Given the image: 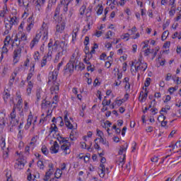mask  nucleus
<instances>
[{"instance_id": "nucleus-54", "label": "nucleus", "mask_w": 181, "mask_h": 181, "mask_svg": "<svg viewBox=\"0 0 181 181\" xmlns=\"http://www.w3.org/2000/svg\"><path fill=\"white\" fill-rule=\"evenodd\" d=\"M160 118H163V121H165V119H166V116L163 115V114L161 113V115H159L158 119H157L158 122H160Z\"/></svg>"}, {"instance_id": "nucleus-7", "label": "nucleus", "mask_w": 181, "mask_h": 181, "mask_svg": "<svg viewBox=\"0 0 181 181\" xmlns=\"http://www.w3.org/2000/svg\"><path fill=\"white\" fill-rule=\"evenodd\" d=\"M64 70L65 73H67V71H69L71 74H73L74 71V66L71 64V62H69L66 64V66H64Z\"/></svg>"}, {"instance_id": "nucleus-38", "label": "nucleus", "mask_w": 181, "mask_h": 181, "mask_svg": "<svg viewBox=\"0 0 181 181\" xmlns=\"http://www.w3.org/2000/svg\"><path fill=\"white\" fill-rule=\"evenodd\" d=\"M1 144H0V146L2 150H4V148H5L6 143L5 142V138L1 137Z\"/></svg>"}, {"instance_id": "nucleus-42", "label": "nucleus", "mask_w": 181, "mask_h": 181, "mask_svg": "<svg viewBox=\"0 0 181 181\" xmlns=\"http://www.w3.org/2000/svg\"><path fill=\"white\" fill-rule=\"evenodd\" d=\"M33 118V116L29 115L28 118L27 119V125H29L30 127L32 125V119Z\"/></svg>"}, {"instance_id": "nucleus-59", "label": "nucleus", "mask_w": 181, "mask_h": 181, "mask_svg": "<svg viewBox=\"0 0 181 181\" xmlns=\"http://www.w3.org/2000/svg\"><path fill=\"white\" fill-rule=\"evenodd\" d=\"M23 103V100L22 99H18L17 104L16 105L18 108H20V107L22 105V103Z\"/></svg>"}, {"instance_id": "nucleus-48", "label": "nucleus", "mask_w": 181, "mask_h": 181, "mask_svg": "<svg viewBox=\"0 0 181 181\" xmlns=\"http://www.w3.org/2000/svg\"><path fill=\"white\" fill-rule=\"evenodd\" d=\"M89 43H90V37L88 36L85 37L83 45H85V46H88Z\"/></svg>"}, {"instance_id": "nucleus-62", "label": "nucleus", "mask_w": 181, "mask_h": 181, "mask_svg": "<svg viewBox=\"0 0 181 181\" xmlns=\"http://www.w3.org/2000/svg\"><path fill=\"white\" fill-rule=\"evenodd\" d=\"M101 83L98 82V78H95L93 83L94 87H97V86H100Z\"/></svg>"}, {"instance_id": "nucleus-30", "label": "nucleus", "mask_w": 181, "mask_h": 181, "mask_svg": "<svg viewBox=\"0 0 181 181\" xmlns=\"http://www.w3.org/2000/svg\"><path fill=\"white\" fill-rule=\"evenodd\" d=\"M6 13H8V8L6 6H4L3 8V11H1L0 12V16L1 18H4V16H5V15H6Z\"/></svg>"}, {"instance_id": "nucleus-39", "label": "nucleus", "mask_w": 181, "mask_h": 181, "mask_svg": "<svg viewBox=\"0 0 181 181\" xmlns=\"http://www.w3.org/2000/svg\"><path fill=\"white\" fill-rule=\"evenodd\" d=\"M47 63V57L44 56L42 58V61L41 62V67H45Z\"/></svg>"}, {"instance_id": "nucleus-47", "label": "nucleus", "mask_w": 181, "mask_h": 181, "mask_svg": "<svg viewBox=\"0 0 181 181\" xmlns=\"http://www.w3.org/2000/svg\"><path fill=\"white\" fill-rule=\"evenodd\" d=\"M100 138V142H101L103 145H107V139L103 138V136L101 134H99Z\"/></svg>"}, {"instance_id": "nucleus-26", "label": "nucleus", "mask_w": 181, "mask_h": 181, "mask_svg": "<svg viewBox=\"0 0 181 181\" xmlns=\"http://www.w3.org/2000/svg\"><path fill=\"white\" fill-rule=\"evenodd\" d=\"M125 146L126 147L122 146L120 147V149H119V153H118L119 155H122V153H124V152L127 151V149L128 148V144H125Z\"/></svg>"}, {"instance_id": "nucleus-51", "label": "nucleus", "mask_w": 181, "mask_h": 181, "mask_svg": "<svg viewBox=\"0 0 181 181\" xmlns=\"http://www.w3.org/2000/svg\"><path fill=\"white\" fill-rule=\"evenodd\" d=\"M150 111H151L153 115H156V114H158V112H156L158 111V108L155 107V105L153 106V108L151 109Z\"/></svg>"}, {"instance_id": "nucleus-20", "label": "nucleus", "mask_w": 181, "mask_h": 181, "mask_svg": "<svg viewBox=\"0 0 181 181\" xmlns=\"http://www.w3.org/2000/svg\"><path fill=\"white\" fill-rule=\"evenodd\" d=\"M5 26L6 30L4 31V35H8L9 33V30L12 29V26H13V23H6Z\"/></svg>"}, {"instance_id": "nucleus-36", "label": "nucleus", "mask_w": 181, "mask_h": 181, "mask_svg": "<svg viewBox=\"0 0 181 181\" xmlns=\"http://www.w3.org/2000/svg\"><path fill=\"white\" fill-rule=\"evenodd\" d=\"M60 56H63V52H58L56 56H55V59L54 60V63H57V62H59V59H60Z\"/></svg>"}, {"instance_id": "nucleus-31", "label": "nucleus", "mask_w": 181, "mask_h": 181, "mask_svg": "<svg viewBox=\"0 0 181 181\" xmlns=\"http://www.w3.org/2000/svg\"><path fill=\"white\" fill-rule=\"evenodd\" d=\"M169 35V31L165 30L163 33L162 36H161V40L163 41L166 40V37Z\"/></svg>"}, {"instance_id": "nucleus-5", "label": "nucleus", "mask_w": 181, "mask_h": 181, "mask_svg": "<svg viewBox=\"0 0 181 181\" xmlns=\"http://www.w3.org/2000/svg\"><path fill=\"white\" fill-rule=\"evenodd\" d=\"M49 29V25H47V23H43L40 30L43 32V37H42V40H47V36H49V32L47 31Z\"/></svg>"}, {"instance_id": "nucleus-50", "label": "nucleus", "mask_w": 181, "mask_h": 181, "mask_svg": "<svg viewBox=\"0 0 181 181\" xmlns=\"http://www.w3.org/2000/svg\"><path fill=\"white\" fill-rule=\"evenodd\" d=\"M59 87H60V85L57 83V85H54V86H52L51 88V90H52L53 91H59Z\"/></svg>"}, {"instance_id": "nucleus-9", "label": "nucleus", "mask_w": 181, "mask_h": 181, "mask_svg": "<svg viewBox=\"0 0 181 181\" xmlns=\"http://www.w3.org/2000/svg\"><path fill=\"white\" fill-rule=\"evenodd\" d=\"M110 104H111V100L107 101V96H105L102 102V105H103V108L101 109L102 112H105V111L108 110V107H105V105H110Z\"/></svg>"}, {"instance_id": "nucleus-46", "label": "nucleus", "mask_w": 181, "mask_h": 181, "mask_svg": "<svg viewBox=\"0 0 181 181\" xmlns=\"http://www.w3.org/2000/svg\"><path fill=\"white\" fill-rule=\"evenodd\" d=\"M90 153H87L86 156H83V160L85 163H87L88 160H90Z\"/></svg>"}, {"instance_id": "nucleus-57", "label": "nucleus", "mask_w": 181, "mask_h": 181, "mask_svg": "<svg viewBox=\"0 0 181 181\" xmlns=\"http://www.w3.org/2000/svg\"><path fill=\"white\" fill-rule=\"evenodd\" d=\"M39 57H40V54L39 53V52H36L34 54L35 60H39Z\"/></svg>"}, {"instance_id": "nucleus-11", "label": "nucleus", "mask_w": 181, "mask_h": 181, "mask_svg": "<svg viewBox=\"0 0 181 181\" xmlns=\"http://www.w3.org/2000/svg\"><path fill=\"white\" fill-rule=\"evenodd\" d=\"M61 149L64 151L65 156L70 155V152H71L70 150V146H67V144H63L61 146Z\"/></svg>"}, {"instance_id": "nucleus-49", "label": "nucleus", "mask_w": 181, "mask_h": 181, "mask_svg": "<svg viewBox=\"0 0 181 181\" xmlns=\"http://www.w3.org/2000/svg\"><path fill=\"white\" fill-rule=\"evenodd\" d=\"M37 165L40 169H45L44 165H43V161L42 160H38L37 163Z\"/></svg>"}, {"instance_id": "nucleus-56", "label": "nucleus", "mask_w": 181, "mask_h": 181, "mask_svg": "<svg viewBox=\"0 0 181 181\" xmlns=\"http://www.w3.org/2000/svg\"><path fill=\"white\" fill-rule=\"evenodd\" d=\"M76 39H77V33L73 32L72 42L74 43V40H76Z\"/></svg>"}, {"instance_id": "nucleus-10", "label": "nucleus", "mask_w": 181, "mask_h": 181, "mask_svg": "<svg viewBox=\"0 0 181 181\" xmlns=\"http://www.w3.org/2000/svg\"><path fill=\"white\" fill-rule=\"evenodd\" d=\"M59 143H57V141H54L53 146L49 148L51 153H57L59 152Z\"/></svg>"}, {"instance_id": "nucleus-25", "label": "nucleus", "mask_w": 181, "mask_h": 181, "mask_svg": "<svg viewBox=\"0 0 181 181\" xmlns=\"http://www.w3.org/2000/svg\"><path fill=\"white\" fill-rule=\"evenodd\" d=\"M16 105L13 106L12 112L10 114V117L11 119H15L16 118Z\"/></svg>"}, {"instance_id": "nucleus-45", "label": "nucleus", "mask_w": 181, "mask_h": 181, "mask_svg": "<svg viewBox=\"0 0 181 181\" xmlns=\"http://www.w3.org/2000/svg\"><path fill=\"white\" fill-rule=\"evenodd\" d=\"M52 80L54 82H56V76L53 75V74H51V76H49V81L48 83H50V81H52Z\"/></svg>"}, {"instance_id": "nucleus-16", "label": "nucleus", "mask_w": 181, "mask_h": 181, "mask_svg": "<svg viewBox=\"0 0 181 181\" xmlns=\"http://www.w3.org/2000/svg\"><path fill=\"white\" fill-rule=\"evenodd\" d=\"M12 40L11 38V35H7L6 37V38L4 39V46H6V47H8L10 43H11V47H12Z\"/></svg>"}, {"instance_id": "nucleus-33", "label": "nucleus", "mask_w": 181, "mask_h": 181, "mask_svg": "<svg viewBox=\"0 0 181 181\" xmlns=\"http://www.w3.org/2000/svg\"><path fill=\"white\" fill-rule=\"evenodd\" d=\"M103 11H104V8H103L102 5H98L97 7V14L98 15H101V13H103Z\"/></svg>"}, {"instance_id": "nucleus-3", "label": "nucleus", "mask_w": 181, "mask_h": 181, "mask_svg": "<svg viewBox=\"0 0 181 181\" xmlns=\"http://www.w3.org/2000/svg\"><path fill=\"white\" fill-rule=\"evenodd\" d=\"M26 163V160L23 158H20L15 163L14 168L15 169H19L21 170L23 168H25V164Z\"/></svg>"}, {"instance_id": "nucleus-24", "label": "nucleus", "mask_w": 181, "mask_h": 181, "mask_svg": "<svg viewBox=\"0 0 181 181\" xmlns=\"http://www.w3.org/2000/svg\"><path fill=\"white\" fill-rule=\"evenodd\" d=\"M36 101H35V104L36 105H39V101H40V98H41V95H40V90H36Z\"/></svg>"}, {"instance_id": "nucleus-58", "label": "nucleus", "mask_w": 181, "mask_h": 181, "mask_svg": "<svg viewBox=\"0 0 181 181\" xmlns=\"http://www.w3.org/2000/svg\"><path fill=\"white\" fill-rule=\"evenodd\" d=\"M11 21L12 23H18V22H19V20L16 17H12Z\"/></svg>"}, {"instance_id": "nucleus-13", "label": "nucleus", "mask_w": 181, "mask_h": 181, "mask_svg": "<svg viewBox=\"0 0 181 181\" xmlns=\"http://www.w3.org/2000/svg\"><path fill=\"white\" fill-rule=\"evenodd\" d=\"M66 25L63 23H58L56 26V30L58 33H62L64 30Z\"/></svg>"}, {"instance_id": "nucleus-63", "label": "nucleus", "mask_w": 181, "mask_h": 181, "mask_svg": "<svg viewBox=\"0 0 181 181\" xmlns=\"http://www.w3.org/2000/svg\"><path fill=\"white\" fill-rule=\"evenodd\" d=\"M170 47V41L166 42L163 45L164 49H167V47Z\"/></svg>"}, {"instance_id": "nucleus-6", "label": "nucleus", "mask_w": 181, "mask_h": 181, "mask_svg": "<svg viewBox=\"0 0 181 181\" xmlns=\"http://www.w3.org/2000/svg\"><path fill=\"white\" fill-rule=\"evenodd\" d=\"M54 19L57 23H60L62 22V18L60 16V7H57L55 10V13L54 15Z\"/></svg>"}, {"instance_id": "nucleus-15", "label": "nucleus", "mask_w": 181, "mask_h": 181, "mask_svg": "<svg viewBox=\"0 0 181 181\" xmlns=\"http://www.w3.org/2000/svg\"><path fill=\"white\" fill-rule=\"evenodd\" d=\"M69 62H71V64L74 65V67L75 68V69H77V66H78V59L74 58V55H72V57H71V59L69 60Z\"/></svg>"}, {"instance_id": "nucleus-8", "label": "nucleus", "mask_w": 181, "mask_h": 181, "mask_svg": "<svg viewBox=\"0 0 181 181\" xmlns=\"http://www.w3.org/2000/svg\"><path fill=\"white\" fill-rule=\"evenodd\" d=\"M40 33H42V31H40V33H37L35 35V37H34L33 40H32L30 43L31 49H33V47H35V45L39 42V40L40 39V37H42V35Z\"/></svg>"}, {"instance_id": "nucleus-29", "label": "nucleus", "mask_w": 181, "mask_h": 181, "mask_svg": "<svg viewBox=\"0 0 181 181\" xmlns=\"http://www.w3.org/2000/svg\"><path fill=\"white\" fill-rule=\"evenodd\" d=\"M50 104H51L50 101H47L46 100V99H44L41 104V108H44V106L47 107V105H50Z\"/></svg>"}, {"instance_id": "nucleus-19", "label": "nucleus", "mask_w": 181, "mask_h": 181, "mask_svg": "<svg viewBox=\"0 0 181 181\" xmlns=\"http://www.w3.org/2000/svg\"><path fill=\"white\" fill-rule=\"evenodd\" d=\"M62 175H63V171H62L59 168H57L54 173V178L60 179V177H62Z\"/></svg>"}, {"instance_id": "nucleus-21", "label": "nucleus", "mask_w": 181, "mask_h": 181, "mask_svg": "<svg viewBox=\"0 0 181 181\" xmlns=\"http://www.w3.org/2000/svg\"><path fill=\"white\" fill-rule=\"evenodd\" d=\"M58 129L59 128H57L56 124L53 123L49 128V134H52V132H57Z\"/></svg>"}, {"instance_id": "nucleus-28", "label": "nucleus", "mask_w": 181, "mask_h": 181, "mask_svg": "<svg viewBox=\"0 0 181 181\" xmlns=\"http://www.w3.org/2000/svg\"><path fill=\"white\" fill-rule=\"evenodd\" d=\"M171 78H173V80L174 81H176V80L175 79V78H176V76H172V74H170V73L167 74V76H166V77H165V81H170V80Z\"/></svg>"}, {"instance_id": "nucleus-27", "label": "nucleus", "mask_w": 181, "mask_h": 181, "mask_svg": "<svg viewBox=\"0 0 181 181\" xmlns=\"http://www.w3.org/2000/svg\"><path fill=\"white\" fill-rule=\"evenodd\" d=\"M19 124V120L15 117V119H11V121L10 122V125L11 127H16V125H18Z\"/></svg>"}, {"instance_id": "nucleus-52", "label": "nucleus", "mask_w": 181, "mask_h": 181, "mask_svg": "<svg viewBox=\"0 0 181 181\" xmlns=\"http://www.w3.org/2000/svg\"><path fill=\"white\" fill-rule=\"evenodd\" d=\"M78 69H81V70H84V69H86V66L82 62H78Z\"/></svg>"}, {"instance_id": "nucleus-44", "label": "nucleus", "mask_w": 181, "mask_h": 181, "mask_svg": "<svg viewBox=\"0 0 181 181\" xmlns=\"http://www.w3.org/2000/svg\"><path fill=\"white\" fill-rule=\"evenodd\" d=\"M90 24H88L86 26H84L82 30L83 33H87V32L90 29Z\"/></svg>"}, {"instance_id": "nucleus-12", "label": "nucleus", "mask_w": 181, "mask_h": 181, "mask_svg": "<svg viewBox=\"0 0 181 181\" xmlns=\"http://www.w3.org/2000/svg\"><path fill=\"white\" fill-rule=\"evenodd\" d=\"M8 52H9V49H8V47L4 45L1 48V57H0V63L4 59V54H8Z\"/></svg>"}, {"instance_id": "nucleus-34", "label": "nucleus", "mask_w": 181, "mask_h": 181, "mask_svg": "<svg viewBox=\"0 0 181 181\" xmlns=\"http://www.w3.org/2000/svg\"><path fill=\"white\" fill-rule=\"evenodd\" d=\"M65 125L66 128H68L69 129H73L74 128V126H73V124H71L70 120H68V122H66Z\"/></svg>"}, {"instance_id": "nucleus-18", "label": "nucleus", "mask_w": 181, "mask_h": 181, "mask_svg": "<svg viewBox=\"0 0 181 181\" xmlns=\"http://www.w3.org/2000/svg\"><path fill=\"white\" fill-rule=\"evenodd\" d=\"M126 156H127L125 154H124L123 155V158L120 157L119 160V161H116V163H117V165L119 166H121L122 168H123L124 167V163H125V158H126Z\"/></svg>"}, {"instance_id": "nucleus-64", "label": "nucleus", "mask_w": 181, "mask_h": 181, "mask_svg": "<svg viewBox=\"0 0 181 181\" xmlns=\"http://www.w3.org/2000/svg\"><path fill=\"white\" fill-rule=\"evenodd\" d=\"M176 148H181V141H177L175 143Z\"/></svg>"}, {"instance_id": "nucleus-55", "label": "nucleus", "mask_w": 181, "mask_h": 181, "mask_svg": "<svg viewBox=\"0 0 181 181\" xmlns=\"http://www.w3.org/2000/svg\"><path fill=\"white\" fill-rule=\"evenodd\" d=\"M115 103L118 107H121V105H122V104L124 103V101H122V100H116Z\"/></svg>"}, {"instance_id": "nucleus-4", "label": "nucleus", "mask_w": 181, "mask_h": 181, "mask_svg": "<svg viewBox=\"0 0 181 181\" xmlns=\"http://www.w3.org/2000/svg\"><path fill=\"white\" fill-rule=\"evenodd\" d=\"M22 54V49L16 48L13 51V62L14 63H18L19 62V59H21V56Z\"/></svg>"}, {"instance_id": "nucleus-1", "label": "nucleus", "mask_w": 181, "mask_h": 181, "mask_svg": "<svg viewBox=\"0 0 181 181\" xmlns=\"http://www.w3.org/2000/svg\"><path fill=\"white\" fill-rule=\"evenodd\" d=\"M28 42V36H26V34L25 33L19 32L16 35V37L14 38V40H12V47L15 46V42Z\"/></svg>"}, {"instance_id": "nucleus-43", "label": "nucleus", "mask_w": 181, "mask_h": 181, "mask_svg": "<svg viewBox=\"0 0 181 181\" xmlns=\"http://www.w3.org/2000/svg\"><path fill=\"white\" fill-rule=\"evenodd\" d=\"M149 86H151V78H146L144 83V87H149Z\"/></svg>"}, {"instance_id": "nucleus-17", "label": "nucleus", "mask_w": 181, "mask_h": 181, "mask_svg": "<svg viewBox=\"0 0 181 181\" xmlns=\"http://www.w3.org/2000/svg\"><path fill=\"white\" fill-rule=\"evenodd\" d=\"M28 43V41L27 42H24V41H18V42H16V47H18V49H23L25 47V45H26Z\"/></svg>"}, {"instance_id": "nucleus-2", "label": "nucleus", "mask_w": 181, "mask_h": 181, "mask_svg": "<svg viewBox=\"0 0 181 181\" xmlns=\"http://www.w3.org/2000/svg\"><path fill=\"white\" fill-rule=\"evenodd\" d=\"M84 13H86V18H90L91 16V9H87V6H86V4H83L79 9V15H81V16H83Z\"/></svg>"}, {"instance_id": "nucleus-23", "label": "nucleus", "mask_w": 181, "mask_h": 181, "mask_svg": "<svg viewBox=\"0 0 181 181\" xmlns=\"http://www.w3.org/2000/svg\"><path fill=\"white\" fill-rule=\"evenodd\" d=\"M16 76H18V74L16 72H13L11 74V78H10V80H9L10 86H13V81H15V78H16Z\"/></svg>"}, {"instance_id": "nucleus-14", "label": "nucleus", "mask_w": 181, "mask_h": 181, "mask_svg": "<svg viewBox=\"0 0 181 181\" xmlns=\"http://www.w3.org/2000/svg\"><path fill=\"white\" fill-rule=\"evenodd\" d=\"M10 97H11V93H8V89L4 90V94H3V100H4L5 104L8 103V100H9Z\"/></svg>"}, {"instance_id": "nucleus-60", "label": "nucleus", "mask_w": 181, "mask_h": 181, "mask_svg": "<svg viewBox=\"0 0 181 181\" xmlns=\"http://www.w3.org/2000/svg\"><path fill=\"white\" fill-rule=\"evenodd\" d=\"M85 48L83 49V52L86 54H87L88 53H90V47L87 45H85Z\"/></svg>"}, {"instance_id": "nucleus-61", "label": "nucleus", "mask_w": 181, "mask_h": 181, "mask_svg": "<svg viewBox=\"0 0 181 181\" xmlns=\"http://www.w3.org/2000/svg\"><path fill=\"white\" fill-rule=\"evenodd\" d=\"M101 35H103V31L96 30L95 36H96L97 37H100Z\"/></svg>"}, {"instance_id": "nucleus-53", "label": "nucleus", "mask_w": 181, "mask_h": 181, "mask_svg": "<svg viewBox=\"0 0 181 181\" xmlns=\"http://www.w3.org/2000/svg\"><path fill=\"white\" fill-rule=\"evenodd\" d=\"M62 5H69L71 0H60Z\"/></svg>"}, {"instance_id": "nucleus-22", "label": "nucleus", "mask_w": 181, "mask_h": 181, "mask_svg": "<svg viewBox=\"0 0 181 181\" xmlns=\"http://www.w3.org/2000/svg\"><path fill=\"white\" fill-rule=\"evenodd\" d=\"M5 113L0 112V125H5Z\"/></svg>"}, {"instance_id": "nucleus-37", "label": "nucleus", "mask_w": 181, "mask_h": 181, "mask_svg": "<svg viewBox=\"0 0 181 181\" xmlns=\"http://www.w3.org/2000/svg\"><path fill=\"white\" fill-rule=\"evenodd\" d=\"M41 151L44 155H49V150H47V147H46L45 145L42 146Z\"/></svg>"}, {"instance_id": "nucleus-32", "label": "nucleus", "mask_w": 181, "mask_h": 181, "mask_svg": "<svg viewBox=\"0 0 181 181\" xmlns=\"http://www.w3.org/2000/svg\"><path fill=\"white\" fill-rule=\"evenodd\" d=\"M178 88H179V86L169 88L168 91H169L170 95H172V94H173V93H175V91L177 90Z\"/></svg>"}, {"instance_id": "nucleus-35", "label": "nucleus", "mask_w": 181, "mask_h": 181, "mask_svg": "<svg viewBox=\"0 0 181 181\" xmlns=\"http://www.w3.org/2000/svg\"><path fill=\"white\" fill-rule=\"evenodd\" d=\"M146 98H148V92L144 93V94L141 95V98L139 100L140 103H144V101L146 100Z\"/></svg>"}, {"instance_id": "nucleus-40", "label": "nucleus", "mask_w": 181, "mask_h": 181, "mask_svg": "<svg viewBox=\"0 0 181 181\" xmlns=\"http://www.w3.org/2000/svg\"><path fill=\"white\" fill-rule=\"evenodd\" d=\"M175 6H172L170 11H169V14L171 16H173V15H175V13H176V9H175Z\"/></svg>"}, {"instance_id": "nucleus-41", "label": "nucleus", "mask_w": 181, "mask_h": 181, "mask_svg": "<svg viewBox=\"0 0 181 181\" xmlns=\"http://www.w3.org/2000/svg\"><path fill=\"white\" fill-rule=\"evenodd\" d=\"M142 69H144L143 71H145V70H146V69H148V64L141 62V66H140V70H142Z\"/></svg>"}]
</instances>
